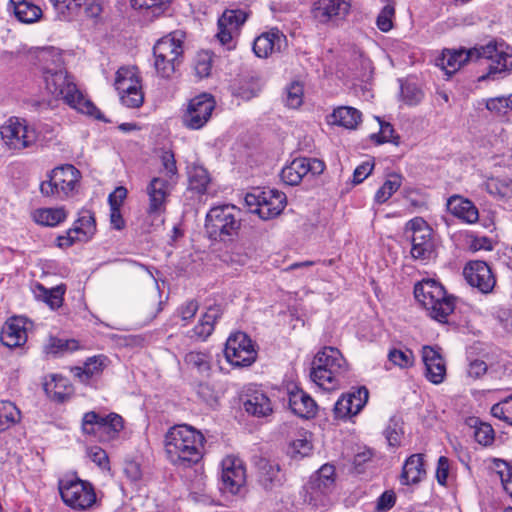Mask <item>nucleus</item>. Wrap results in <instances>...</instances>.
Listing matches in <instances>:
<instances>
[{
	"mask_svg": "<svg viewBox=\"0 0 512 512\" xmlns=\"http://www.w3.org/2000/svg\"><path fill=\"white\" fill-rule=\"evenodd\" d=\"M37 59L41 63L46 89L55 97L61 98L71 108L80 113L101 120L102 115L94 103L78 88L74 78L63 67L61 53L54 47L37 49Z\"/></svg>",
	"mask_w": 512,
	"mask_h": 512,
	"instance_id": "nucleus-1",
	"label": "nucleus"
},
{
	"mask_svg": "<svg viewBox=\"0 0 512 512\" xmlns=\"http://www.w3.org/2000/svg\"><path fill=\"white\" fill-rule=\"evenodd\" d=\"M487 60L488 74L479 77V80H485L487 77L512 71V51L504 49L503 43L489 41L484 45H475L472 48H460L457 50H448L443 54L442 65L447 74L456 72L467 62H477Z\"/></svg>",
	"mask_w": 512,
	"mask_h": 512,
	"instance_id": "nucleus-2",
	"label": "nucleus"
},
{
	"mask_svg": "<svg viewBox=\"0 0 512 512\" xmlns=\"http://www.w3.org/2000/svg\"><path fill=\"white\" fill-rule=\"evenodd\" d=\"M205 438L189 425L172 427L165 436V450L173 464L190 466L203 457Z\"/></svg>",
	"mask_w": 512,
	"mask_h": 512,
	"instance_id": "nucleus-3",
	"label": "nucleus"
},
{
	"mask_svg": "<svg viewBox=\"0 0 512 512\" xmlns=\"http://www.w3.org/2000/svg\"><path fill=\"white\" fill-rule=\"evenodd\" d=\"M416 300L428 311L431 318L445 323L455 308L454 298L435 280L427 279L414 287Z\"/></svg>",
	"mask_w": 512,
	"mask_h": 512,
	"instance_id": "nucleus-4",
	"label": "nucleus"
},
{
	"mask_svg": "<svg viewBox=\"0 0 512 512\" xmlns=\"http://www.w3.org/2000/svg\"><path fill=\"white\" fill-rule=\"evenodd\" d=\"M344 363L345 360L338 349L325 347L316 354L310 377L319 387L333 389L337 385V377L342 372Z\"/></svg>",
	"mask_w": 512,
	"mask_h": 512,
	"instance_id": "nucleus-5",
	"label": "nucleus"
},
{
	"mask_svg": "<svg viewBox=\"0 0 512 512\" xmlns=\"http://www.w3.org/2000/svg\"><path fill=\"white\" fill-rule=\"evenodd\" d=\"M240 225V209L234 205L215 206L206 214L205 229L213 240H224L225 237L236 235Z\"/></svg>",
	"mask_w": 512,
	"mask_h": 512,
	"instance_id": "nucleus-6",
	"label": "nucleus"
},
{
	"mask_svg": "<svg viewBox=\"0 0 512 512\" xmlns=\"http://www.w3.org/2000/svg\"><path fill=\"white\" fill-rule=\"evenodd\" d=\"M0 136L4 146L11 151H21L35 145L37 132L28 122L19 117H9L0 126Z\"/></svg>",
	"mask_w": 512,
	"mask_h": 512,
	"instance_id": "nucleus-7",
	"label": "nucleus"
},
{
	"mask_svg": "<svg viewBox=\"0 0 512 512\" xmlns=\"http://www.w3.org/2000/svg\"><path fill=\"white\" fill-rule=\"evenodd\" d=\"M80 172L71 164L53 169L48 179L40 184V191L45 196H56L64 199L70 196L79 184Z\"/></svg>",
	"mask_w": 512,
	"mask_h": 512,
	"instance_id": "nucleus-8",
	"label": "nucleus"
},
{
	"mask_svg": "<svg viewBox=\"0 0 512 512\" xmlns=\"http://www.w3.org/2000/svg\"><path fill=\"white\" fill-rule=\"evenodd\" d=\"M123 427V419L116 413L101 415L95 411H89L82 418L83 433L92 435L100 442L114 440Z\"/></svg>",
	"mask_w": 512,
	"mask_h": 512,
	"instance_id": "nucleus-9",
	"label": "nucleus"
},
{
	"mask_svg": "<svg viewBox=\"0 0 512 512\" xmlns=\"http://www.w3.org/2000/svg\"><path fill=\"white\" fill-rule=\"evenodd\" d=\"M172 182L163 177H153L146 186L148 204L146 220L152 227H159L164 223V213L170 195Z\"/></svg>",
	"mask_w": 512,
	"mask_h": 512,
	"instance_id": "nucleus-10",
	"label": "nucleus"
},
{
	"mask_svg": "<svg viewBox=\"0 0 512 512\" xmlns=\"http://www.w3.org/2000/svg\"><path fill=\"white\" fill-rule=\"evenodd\" d=\"M59 492L63 502L75 510H86L96 503V493L92 484L78 478L61 479Z\"/></svg>",
	"mask_w": 512,
	"mask_h": 512,
	"instance_id": "nucleus-11",
	"label": "nucleus"
},
{
	"mask_svg": "<svg viewBox=\"0 0 512 512\" xmlns=\"http://www.w3.org/2000/svg\"><path fill=\"white\" fill-rule=\"evenodd\" d=\"M114 85L123 105L129 108H138L143 104L144 93L137 67L119 68Z\"/></svg>",
	"mask_w": 512,
	"mask_h": 512,
	"instance_id": "nucleus-12",
	"label": "nucleus"
},
{
	"mask_svg": "<svg viewBox=\"0 0 512 512\" xmlns=\"http://www.w3.org/2000/svg\"><path fill=\"white\" fill-rule=\"evenodd\" d=\"M411 231V256L415 260L428 261L433 257L435 243L432 229L421 217H415L406 224V233Z\"/></svg>",
	"mask_w": 512,
	"mask_h": 512,
	"instance_id": "nucleus-13",
	"label": "nucleus"
},
{
	"mask_svg": "<svg viewBox=\"0 0 512 512\" xmlns=\"http://www.w3.org/2000/svg\"><path fill=\"white\" fill-rule=\"evenodd\" d=\"M224 354L227 361L236 367L250 366L257 357L252 340L243 332H237L229 336L225 344Z\"/></svg>",
	"mask_w": 512,
	"mask_h": 512,
	"instance_id": "nucleus-14",
	"label": "nucleus"
},
{
	"mask_svg": "<svg viewBox=\"0 0 512 512\" xmlns=\"http://www.w3.org/2000/svg\"><path fill=\"white\" fill-rule=\"evenodd\" d=\"M221 490L238 494L246 483V468L241 458L227 455L221 462Z\"/></svg>",
	"mask_w": 512,
	"mask_h": 512,
	"instance_id": "nucleus-15",
	"label": "nucleus"
},
{
	"mask_svg": "<svg viewBox=\"0 0 512 512\" xmlns=\"http://www.w3.org/2000/svg\"><path fill=\"white\" fill-rule=\"evenodd\" d=\"M214 108L215 101L210 94L203 93L194 97L183 115V124L192 130L201 129L209 121Z\"/></svg>",
	"mask_w": 512,
	"mask_h": 512,
	"instance_id": "nucleus-16",
	"label": "nucleus"
},
{
	"mask_svg": "<svg viewBox=\"0 0 512 512\" xmlns=\"http://www.w3.org/2000/svg\"><path fill=\"white\" fill-rule=\"evenodd\" d=\"M463 275L471 287L478 289L483 294L491 293L496 284L490 266L484 261L468 262L463 269Z\"/></svg>",
	"mask_w": 512,
	"mask_h": 512,
	"instance_id": "nucleus-17",
	"label": "nucleus"
},
{
	"mask_svg": "<svg viewBox=\"0 0 512 512\" xmlns=\"http://www.w3.org/2000/svg\"><path fill=\"white\" fill-rule=\"evenodd\" d=\"M368 399L369 392L366 387L352 388L335 403L333 409L335 418L346 419L357 415L364 408Z\"/></svg>",
	"mask_w": 512,
	"mask_h": 512,
	"instance_id": "nucleus-18",
	"label": "nucleus"
},
{
	"mask_svg": "<svg viewBox=\"0 0 512 512\" xmlns=\"http://www.w3.org/2000/svg\"><path fill=\"white\" fill-rule=\"evenodd\" d=\"M96 230L94 215L90 210H82L76 220L74 227L68 230L66 236L58 237L60 247H69L76 240L87 241Z\"/></svg>",
	"mask_w": 512,
	"mask_h": 512,
	"instance_id": "nucleus-19",
	"label": "nucleus"
},
{
	"mask_svg": "<svg viewBox=\"0 0 512 512\" xmlns=\"http://www.w3.org/2000/svg\"><path fill=\"white\" fill-rule=\"evenodd\" d=\"M350 8V0H317L313 12L322 23L337 22L347 16Z\"/></svg>",
	"mask_w": 512,
	"mask_h": 512,
	"instance_id": "nucleus-20",
	"label": "nucleus"
},
{
	"mask_svg": "<svg viewBox=\"0 0 512 512\" xmlns=\"http://www.w3.org/2000/svg\"><path fill=\"white\" fill-rule=\"evenodd\" d=\"M257 480L264 490L275 491L282 487L285 477L277 463L261 458L257 462Z\"/></svg>",
	"mask_w": 512,
	"mask_h": 512,
	"instance_id": "nucleus-21",
	"label": "nucleus"
},
{
	"mask_svg": "<svg viewBox=\"0 0 512 512\" xmlns=\"http://www.w3.org/2000/svg\"><path fill=\"white\" fill-rule=\"evenodd\" d=\"M422 360L426 378L433 384H440L446 376V366L441 354L431 346L422 348Z\"/></svg>",
	"mask_w": 512,
	"mask_h": 512,
	"instance_id": "nucleus-22",
	"label": "nucleus"
},
{
	"mask_svg": "<svg viewBox=\"0 0 512 512\" xmlns=\"http://www.w3.org/2000/svg\"><path fill=\"white\" fill-rule=\"evenodd\" d=\"M0 340L9 348L25 344L27 341L26 320L22 317L10 318L2 328Z\"/></svg>",
	"mask_w": 512,
	"mask_h": 512,
	"instance_id": "nucleus-23",
	"label": "nucleus"
},
{
	"mask_svg": "<svg viewBox=\"0 0 512 512\" xmlns=\"http://www.w3.org/2000/svg\"><path fill=\"white\" fill-rule=\"evenodd\" d=\"M286 205V196L277 190H263L258 215L260 218L267 220L278 216Z\"/></svg>",
	"mask_w": 512,
	"mask_h": 512,
	"instance_id": "nucleus-24",
	"label": "nucleus"
},
{
	"mask_svg": "<svg viewBox=\"0 0 512 512\" xmlns=\"http://www.w3.org/2000/svg\"><path fill=\"white\" fill-rule=\"evenodd\" d=\"M285 47H287L285 34H259L253 41V51L260 58H266Z\"/></svg>",
	"mask_w": 512,
	"mask_h": 512,
	"instance_id": "nucleus-25",
	"label": "nucleus"
},
{
	"mask_svg": "<svg viewBox=\"0 0 512 512\" xmlns=\"http://www.w3.org/2000/svg\"><path fill=\"white\" fill-rule=\"evenodd\" d=\"M288 404L295 415L307 419L315 415L317 407L315 401L307 393L297 387L289 391Z\"/></svg>",
	"mask_w": 512,
	"mask_h": 512,
	"instance_id": "nucleus-26",
	"label": "nucleus"
},
{
	"mask_svg": "<svg viewBox=\"0 0 512 512\" xmlns=\"http://www.w3.org/2000/svg\"><path fill=\"white\" fill-rule=\"evenodd\" d=\"M448 210L457 218L473 224L478 221L479 212L477 207L468 199L460 196H451L447 202Z\"/></svg>",
	"mask_w": 512,
	"mask_h": 512,
	"instance_id": "nucleus-27",
	"label": "nucleus"
},
{
	"mask_svg": "<svg viewBox=\"0 0 512 512\" xmlns=\"http://www.w3.org/2000/svg\"><path fill=\"white\" fill-rule=\"evenodd\" d=\"M244 409L247 413L255 417H265L272 413L271 401L262 391L255 390L247 395L243 402Z\"/></svg>",
	"mask_w": 512,
	"mask_h": 512,
	"instance_id": "nucleus-28",
	"label": "nucleus"
},
{
	"mask_svg": "<svg viewBox=\"0 0 512 512\" xmlns=\"http://www.w3.org/2000/svg\"><path fill=\"white\" fill-rule=\"evenodd\" d=\"M425 474L423 455L413 454L403 465L401 481L405 485L414 484L419 482Z\"/></svg>",
	"mask_w": 512,
	"mask_h": 512,
	"instance_id": "nucleus-29",
	"label": "nucleus"
},
{
	"mask_svg": "<svg viewBox=\"0 0 512 512\" xmlns=\"http://www.w3.org/2000/svg\"><path fill=\"white\" fill-rule=\"evenodd\" d=\"M153 53L155 58L178 59L183 53L182 41L166 34L156 42Z\"/></svg>",
	"mask_w": 512,
	"mask_h": 512,
	"instance_id": "nucleus-30",
	"label": "nucleus"
},
{
	"mask_svg": "<svg viewBox=\"0 0 512 512\" xmlns=\"http://www.w3.org/2000/svg\"><path fill=\"white\" fill-rule=\"evenodd\" d=\"M482 187L494 198L507 201L512 199V180L508 177H488Z\"/></svg>",
	"mask_w": 512,
	"mask_h": 512,
	"instance_id": "nucleus-31",
	"label": "nucleus"
},
{
	"mask_svg": "<svg viewBox=\"0 0 512 512\" xmlns=\"http://www.w3.org/2000/svg\"><path fill=\"white\" fill-rule=\"evenodd\" d=\"M361 122V112L356 108L341 106L330 115V123L346 129H356Z\"/></svg>",
	"mask_w": 512,
	"mask_h": 512,
	"instance_id": "nucleus-32",
	"label": "nucleus"
},
{
	"mask_svg": "<svg viewBox=\"0 0 512 512\" xmlns=\"http://www.w3.org/2000/svg\"><path fill=\"white\" fill-rule=\"evenodd\" d=\"M134 9L143 11V21L152 22L169 7V0H130Z\"/></svg>",
	"mask_w": 512,
	"mask_h": 512,
	"instance_id": "nucleus-33",
	"label": "nucleus"
},
{
	"mask_svg": "<svg viewBox=\"0 0 512 512\" xmlns=\"http://www.w3.org/2000/svg\"><path fill=\"white\" fill-rule=\"evenodd\" d=\"M221 316L218 306L209 307L198 324L192 329L190 337L205 340L214 330V323Z\"/></svg>",
	"mask_w": 512,
	"mask_h": 512,
	"instance_id": "nucleus-34",
	"label": "nucleus"
},
{
	"mask_svg": "<svg viewBox=\"0 0 512 512\" xmlns=\"http://www.w3.org/2000/svg\"><path fill=\"white\" fill-rule=\"evenodd\" d=\"M57 17L63 21H75L82 15V0H50Z\"/></svg>",
	"mask_w": 512,
	"mask_h": 512,
	"instance_id": "nucleus-35",
	"label": "nucleus"
},
{
	"mask_svg": "<svg viewBox=\"0 0 512 512\" xmlns=\"http://www.w3.org/2000/svg\"><path fill=\"white\" fill-rule=\"evenodd\" d=\"M106 358L104 356H94L84 363L83 367H75L74 375L79 378L82 383H88L92 378L99 376L105 366Z\"/></svg>",
	"mask_w": 512,
	"mask_h": 512,
	"instance_id": "nucleus-36",
	"label": "nucleus"
},
{
	"mask_svg": "<svg viewBox=\"0 0 512 512\" xmlns=\"http://www.w3.org/2000/svg\"><path fill=\"white\" fill-rule=\"evenodd\" d=\"M16 18L22 23H33L42 17V10L27 0H10Z\"/></svg>",
	"mask_w": 512,
	"mask_h": 512,
	"instance_id": "nucleus-37",
	"label": "nucleus"
},
{
	"mask_svg": "<svg viewBox=\"0 0 512 512\" xmlns=\"http://www.w3.org/2000/svg\"><path fill=\"white\" fill-rule=\"evenodd\" d=\"M306 162L303 158H296L286 165L280 174L282 181L290 186L298 185L307 175Z\"/></svg>",
	"mask_w": 512,
	"mask_h": 512,
	"instance_id": "nucleus-38",
	"label": "nucleus"
},
{
	"mask_svg": "<svg viewBox=\"0 0 512 512\" xmlns=\"http://www.w3.org/2000/svg\"><path fill=\"white\" fill-rule=\"evenodd\" d=\"M33 218L40 225L54 227L67 218V212L63 207L41 208L33 213Z\"/></svg>",
	"mask_w": 512,
	"mask_h": 512,
	"instance_id": "nucleus-39",
	"label": "nucleus"
},
{
	"mask_svg": "<svg viewBox=\"0 0 512 512\" xmlns=\"http://www.w3.org/2000/svg\"><path fill=\"white\" fill-rule=\"evenodd\" d=\"M248 14L242 10H226L218 20L219 32H233L246 22Z\"/></svg>",
	"mask_w": 512,
	"mask_h": 512,
	"instance_id": "nucleus-40",
	"label": "nucleus"
},
{
	"mask_svg": "<svg viewBox=\"0 0 512 512\" xmlns=\"http://www.w3.org/2000/svg\"><path fill=\"white\" fill-rule=\"evenodd\" d=\"M189 188L197 193L203 194L207 190L210 178L207 170L200 165L188 167Z\"/></svg>",
	"mask_w": 512,
	"mask_h": 512,
	"instance_id": "nucleus-41",
	"label": "nucleus"
},
{
	"mask_svg": "<svg viewBox=\"0 0 512 512\" xmlns=\"http://www.w3.org/2000/svg\"><path fill=\"white\" fill-rule=\"evenodd\" d=\"M21 420V412L10 401H0V432L9 429Z\"/></svg>",
	"mask_w": 512,
	"mask_h": 512,
	"instance_id": "nucleus-42",
	"label": "nucleus"
},
{
	"mask_svg": "<svg viewBox=\"0 0 512 512\" xmlns=\"http://www.w3.org/2000/svg\"><path fill=\"white\" fill-rule=\"evenodd\" d=\"M402 178L398 174H392L375 193V201L378 204L385 203L401 186Z\"/></svg>",
	"mask_w": 512,
	"mask_h": 512,
	"instance_id": "nucleus-43",
	"label": "nucleus"
},
{
	"mask_svg": "<svg viewBox=\"0 0 512 512\" xmlns=\"http://www.w3.org/2000/svg\"><path fill=\"white\" fill-rule=\"evenodd\" d=\"M184 362L199 373H208L211 369L210 356L205 352L191 351L185 355Z\"/></svg>",
	"mask_w": 512,
	"mask_h": 512,
	"instance_id": "nucleus-44",
	"label": "nucleus"
},
{
	"mask_svg": "<svg viewBox=\"0 0 512 512\" xmlns=\"http://www.w3.org/2000/svg\"><path fill=\"white\" fill-rule=\"evenodd\" d=\"M402 421L399 417H391L384 431L385 438L390 447L396 448L401 445L403 437Z\"/></svg>",
	"mask_w": 512,
	"mask_h": 512,
	"instance_id": "nucleus-45",
	"label": "nucleus"
},
{
	"mask_svg": "<svg viewBox=\"0 0 512 512\" xmlns=\"http://www.w3.org/2000/svg\"><path fill=\"white\" fill-rule=\"evenodd\" d=\"M400 89L403 102L409 106L418 105L424 97L422 89L415 83L401 82Z\"/></svg>",
	"mask_w": 512,
	"mask_h": 512,
	"instance_id": "nucleus-46",
	"label": "nucleus"
},
{
	"mask_svg": "<svg viewBox=\"0 0 512 512\" xmlns=\"http://www.w3.org/2000/svg\"><path fill=\"white\" fill-rule=\"evenodd\" d=\"M303 95L304 89L300 82L294 81L290 83L285 90V105L292 109L299 108L303 103Z\"/></svg>",
	"mask_w": 512,
	"mask_h": 512,
	"instance_id": "nucleus-47",
	"label": "nucleus"
},
{
	"mask_svg": "<svg viewBox=\"0 0 512 512\" xmlns=\"http://www.w3.org/2000/svg\"><path fill=\"white\" fill-rule=\"evenodd\" d=\"M388 359L393 365L406 369L414 365V354L410 349H391L388 353Z\"/></svg>",
	"mask_w": 512,
	"mask_h": 512,
	"instance_id": "nucleus-48",
	"label": "nucleus"
},
{
	"mask_svg": "<svg viewBox=\"0 0 512 512\" xmlns=\"http://www.w3.org/2000/svg\"><path fill=\"white\" fill-rule=\"evenodd\" d=\"M159 158L161 162L160 173H163L164 178L173 183V179L177 177L178 173L174 153L171 150H162Z\"/></svg>",
	"mask_w": 512,
	"mask_h": 512,
	"instance_id": "nucleus-49",
	"label": "nucleus"
},
{
	"mask_svg": "<svg viewBox=\"0 0 512 512\" xmlns=\"http://www.w3.org/2000/svg\"><path fill=\"white\" fill-rule=\"evenodd\" d=\"M334 479H325L319 476H313L310 481V494L311 498H315L318 495H328L334 488Z\"/></svg>",
	"mask_w": 512,
	"mask_h": 512,
	"instance_id": "nucleus-50",
	"label": "nucleus"
},
{
	"mask_svg": "<svg viewBox=\"0 0 512 512\" xmlns=\"http://www.w3.org/2000/svg\"><path fill=\"white\" fill-rule=\"evenodd\" d=\"M82 11L85 20L94 25L104 20L102 5L98 2L82 0Z\"/></svg>",
	"mask_w": 512,
	"mask_h": 512,
	"instance_id": "nucleus-51",
	"label": "nucleus"
},
{
	"mask_svg": "<svg viewBox=\"0 0 512 512\" xmlns=\"http://www.w3.org/2000/svg\"><path fill=\"white\" fill-rule=\"evenodd\" d=\"M491 414L512 426V395L494 404L491 408Z\"/></svg>",
	"mask_w": 512,
	"mask_h": 512,
	"instance_id": "nucleus-52",
	"label": "nucleus"
},
{
	"mask_svg": "<svg viewBox=\"0 0 512 512\" xmlns=\"http://www.w3.org/2000/svg\"><path fill=\"white\" fill-rule=\"evenodd\" d=\"M194 69L199 78L208 77L212 69V55L208 51L199 52L195 58Z\"/></svg>",
	"mask_w": 512,
	"mask_h": 512,
	"instance_id": "nucleus-53",
	"label": "nucleus"
},
{
	"mask_svg": "<svg viewBox=\"0 0 512 512\" xmlns=\"http://www.w3.org/2000/svg\"><path fill=\"white\" fill-rule=\"evenodd\" d=\"M486 108L499 115L506 114L509 110H512V94L488 99Z\"/></svg>",
	"mask_w": 512,
	"mask_h": 512,
	"instance_id": "nucleus-54",
	"label": "nucleus"
},
{
	"mask_svg": "<svg viewBox=\"0 0 512 512\" xmlns=\"http://www.w3.org/2000/svg\"><path fill=\"white\" fill-rule=\"evenodd\" d=\"M474 437L475 440L484 446L491 444L494 440V430L490 424L479 422L474 420Z\"/></svg>",
	"mask_w": 512,
	"mask_h": 512,
	"instance_id": "nucleus-55",
	"label": "nucleus"
},
{
	"mask_svg": "<svg viewBox=\"0 0 512 512\" xmlns=\"http://www.w3.org/2000/svg\"><path fill=\"white\" fill-rule=\"evenodd\" d=\"M380 124V131L377 134H372L371 138L377 144H382L385 142H392L394 144H398L399 136H394V128L388 122H383L378 118Z\"/></svg>",
	"mask_w": 512,
	"mask_h": 512,
	"instance_id": "nucleus-56",
	"label": "nucleus"
},
{
	"mask_svg": "<svg viewBox=\"0 0 512 512\" xmlns=\"http://www.w3.org/2000/svg\"><path fill=\"white\" fill-rule=\"evenodd\" d=\"M178 59L169 58H155L154 66L157 74L165 79H169L176 71Z\"/></svg>",
	"mask_w": 512,
	"mask_h": 512,
	"instance_id": "nucleus-57",
	"label": "nucleus"
},
{
	"mask_svg": "<svg viewBox=\"0 0 512 512\" xmlns=\"http://www.w3.org/2000/svg\"><path fill=\"white\" fill-rule=\"evenodd\" d=\"M496 467L503 489L512 500V466L505 461H500L496 464Z\"/></svg>",
	"mask_w": 512,
	"mask_h": 512,
	"instance_id": "nucleus-58",
	"label": "nucleus"
},
{
	"mask_svg": "<svg viewBox=\"0 0 512 512\" xmlns=\"http://www.w3.org/2000/svg\"><path fill=\"white\" fill-rule=\"evenodd\" d=\"M87 457L101 469H109V459L106 451L99 446H91L86 449Z\"/></svg>",
	"mask_w": 512,
	"mask_h": 512,
	"instance_id": "nucleus-59",
	"label": "nucleus"
},
{
	"mask_svg": "<svg viewBox=\"0 0 512 512\" xmlns=\"http://www.w3.org/2000/svg\"><path fill=\"white\" fill-rule=\"evenodd\" d=\"M395 9L393 5L387 4L383 7L377 17V26L381 32H388L393 28L392 18L394 16Z\"/></svg>",
	"mask_w": 512,
	"mask_h": 512,
	"instance_id": "nucleus-60",
	"label": "nucleus"
},
{
	"mask_svg": "<svg viewBox=\"0 0 512 512\" xmlns=\"http://www.w3.org/2000/svg\"><path fill=\"white\" fill-rule=\"evenodd\" d=\"M78 348V343L75 340H63L58 338H51L47 347V352L57 354L64 351H74Z\"/></svg>",
	"mask_w": 512,
	"mask_h": 512,
	"instance_id": "nucleus-61",
	"label": "nucleus"
},
{
	"mask_svg": "<svg viewBox=\"0 0 512 512\" xmlns=\"http://www.w3.org/2000/svg\"><path fill=\"white\" fill-rule=\"evenodd\" d=\"M64 293L65 289L62 286L45 290V301L52 309L58 308L62 305Z\"/></svg>",
	"mask_w": 512,
	"mask_h": 512,
	"instance_id": "nucleus-62",
	"label": "nucleus"
},
{
	"mask_svg": "<svg viewBox=\"0 0 512 512\" xmlns=\"http://www.w3.org/2000/svg\"><path fill=\"white\" fill-rule=\"evenodd\" d=\"M374 168V162L371 160L364 161L362 164L356 167L353 173V183H362L372 172Z\"/></svg>",
	"mask_w": 512,
	"mask_h": 512,
	"instance_id": "nucleus-63",
	"label": "nucleus"
},
{
	"mask_svg": "<svg viewBox=\"0 0 512 512\" xmlns=\"http://www.w3.org/2000/svg\"><path fill=\"white\" fill-rule=\"evenodd\" d=\"M396 502V496L393 491H385L377 500L376 510L384 512L390 510Z\"/></svg>",
	"mask_w": 512,
	"mask_h": 512,
	"instance_id": "nucleus-64",
	"label": "nucleus"
}]
</instances>
